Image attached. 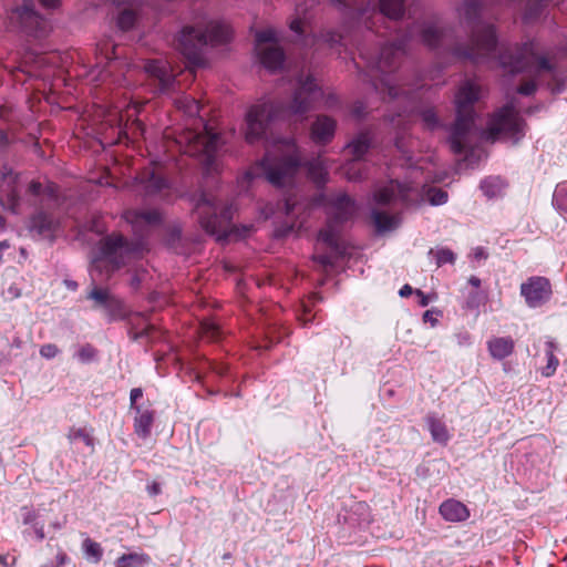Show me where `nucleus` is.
<instances>
[{"instance_id":"nucleus-56","label":"nucleus","mask_w":567,"mask_h":567,"mask_svg":"<svg viewBox=\"0 0 567 567\" xmlns=\"http://www.w3.org/2000/svg\"><path fill=\"white\" fill-rule=\"evenodd\" d=\"M39 1L43 7L50 8V9H54L59 6V0H39Z\"/></svg>"},{"instance_id":"nucleus-57","label":"nucleus","mask_w":567,"mask_h":567,"mask_svg":"<svg viewBox=\"0 0 567 567\" xmlns=\"http://www.w3.org/2000/svg\"><path fill=\"white\" fill-rule=\"evenodd\" d=\"M424 321H430L432 324H435L436 319L434 318V312L432 310H426L423 315Z\"/></svg>"},{"instance_id":"nucleus-19","label":"nucleus","mask_w":567,"mask_h":567,"mask_svg":"<svg viewBox=\"0 0 567 567\" xmlns=\"http://www.w3.org/2000/svg\"><path fill=\"white\" fill-rule=\"evenodd\" d=\"M144 69L150 76L158 81L161 90L168 89L174 82V75L171 66L165 61H151L145 64Z\"/></svg>"},{"instance_id":"nucleus-11","label":"nucleus","mask_w":567,"mask_h":567,"mask_svg":"<svg viewBox=\"0 0 567 567\" xmlns=\"http://www.w3.org/2000/svg\"><path fill=\"white\" fill-rule=\"evenodd\" d=\"M357 212L354 202L346 194H339L329 204V221L319 233V239L336 249L338 245V230L336 224L350 219Z\"/></svg>"},{"instance_id":"nucleus-36","label":"nucleus","mask_w":567,"mask_h":567,"mask_svg":"<svg viewBox=\"0 0 567 567\" xmlns=\"http://www.w3.org/2000/svg\"><path fill=\"white\" fill-rule=\"evenodd\" d=\"M481 188L487 197L493 198L501 194L504 183L498 177H489L482 182Z\"/></svg>"},{"instance_id":"nucleus-15","label":"nucleus","mask_w":567,"mask_h":567,"mask_svg":"<svg viewBox=\"0 0 567 567\" xmlns=\"http://www.w3.org/2000/svg\"><path fill=\"white\" fill-rule=\"evenodd\" d=\"M87 298L93 300L94 308L103 310L111 320L123 316L122 300L112 295L107 289L93 287Z\"/></svg>"},{"instance_id":"nucleus-54","label":"nucleus","mask_w":567,"mask_h":567,"mask_svg":"<svg viewBox=\"0 0 567 567\" xmlns=\"http://www.w3.org/2000/svg\"><path fill=\"white\" fill-rule=\"evenodd\" d=\"M147 491L151 495L155 496L161 493V485L156 482H153L147 486Z\"/></svg>"},{"instance_id":"nucleus-64","label":"nucleus","mask_w":567,"mask_h":567,"mask_svg":"<svg viewBox=\"0 0 567 567\" xmlns=\"http://www.w3.org/2000/svg\"><path fill=\"white\" fill-rule=\"evenodd\" d=\"M468 282H470L472 286L476 287V288H477V287H480V285H481V280H480L477 277H475V276H472V277L468 279Z\"/></svg>"},{"instance_id":"nucleus-25","label":"nucleus","mask_w":567,"mask_h":567,"mask_svg":"<svg viewBox=\"0 0 567 567\" xmlns=\"http://www.w3.org/2000/svg\"><path fill=\"white\" fill-rule=\"evenodd\" d=\"M124 218L133 226L154 225L159 221V213L157 210H127Z\"/></svg>"},{"instance_id":"nucleus-30","label":"nucleus","mask_w":567,"mask_h":567,"mask_svg":"<svg viewBox=\"0 0 567 567\" xmlns=\"http://www.w3.org/2000/svg\"><path fill=\"white\" fill-rule=\"evenodd\" d=\"M371 141L365 133L359 134L350 143L347 144L346 148L349 150L353 161H359L370 148Z\"/></svg>"},{"instance_id":"nucleus-29","label":"nucleus","mask_w":567,"mask_h":567,"mask_svg":"<svg viewBox=\"0 0 567 567\" xmlns=\"http://www.w3.org/2000/svg\"><path fill=\"white\" fill-rule=\"evenodd\" d=\"M136 411H137V416L135 417V421H134L135 433L138 436L145 439L148 436V434L151 432L154 415H153V412L150 410H141L140 408H137Z\"/></svg>"},{"instance_id":"nucleus-32","label":"nucleus","mask_w":567,"mask_h":567,"mask_svg":"<svg viewBox=\"0 0 567 567\" xmlns=\"http://www.w3.org/2000/svg\"><path fill=\"white\" fill-rule=\"evenodd\" d=\"M151 561L148 555L143 553H131L122 555L115 561V567H144Z\"/></svg>"},{"instance_id":"nucleus-37","label":"nucleus","mask_w":567,"mask_h":567,"mask_svg":"<svg viewBox=\"0 0 567 567\" xmlns=\"http://www.w3.org/2000/svg\"><path fill=\"white\" fill-rule=\"evenodd\" d=\"M255 40H256V50H258L260 48H266V47H269L270 44H276L277 33L271 28L260 30V31L256 32Z\"/></svg>"},{"instance_id":"nucleus-1","label":"nucleus","mask_w":567,"mask_h":567,"mask_svg":"<svg viewBox=\"0 0 567 567\" xmlns=\"http://www.w3.org/2000/svg\"><path fill=\"white\" fill-rule=\"evenodd\" d=\"M291 102L286 105H275L270 102L254 104L246 113L245 140L252 144L265 135L269 124L278 117L303 115L309 112L315 103L322 96L320 87L308 75L299 79Z\"/></svg>"},{"instance_id":"nucleus-35","label":"nucleus","mask_w":567,"mask_h":567,"mask_svg":"<svg viewBox=\"0 0 567 567\" xmlns=\"http://www.w3.org/2000/svg\"><path fill=\"white\" fill-rule=\"evenodd\" d=\"M176 105L188 116H196L199 114L200 111L199 103L195 99L187 95L177 99Z\"/></svg>"},{"instance_id":"nucleus-4","label":"nucleus","mask_w":567,"mask_h":567,"mask_svg":"<svg viewBox=\"0 0 567 567\" xmlns=\"http://www.w3.org/2000/svg\"><path fill=\"white\" fill-rule=\"evenodd\" d=\"M284 153L280 157L267 153L261 159L254 172H248L246 177L252 179L259 175V171L265 175V178L276 187H285L291 185L293 177L300 166V156L297 153V147L292 140L281 142Z\"/></svg>"},{"instance_id":"nucleus-38","label":"nucleus","mask_w":567,"mask_h":567,"mask_svg":"<svg viewBox=\"0 0 567 567\" xmlns=\"http://www.w3.org/2000/svg\"><path fill=\"white\" fill-rule=\"evenodd\" d=\"M554 204L555 206L563 210V212H567V186L566 185H560V186H557V188L555 189V193H554Z\"/></svg>"},{"instance_id":"nucleus-33","label":"nucleus","mask_w":567,"mask_h":567,"mask_svg":"<svg viewBox=\"0 0 567 567\" xmlns=\"http://www.w3.org/2000/svg\"><path fill=\"white\" fill-rule=\"evenodd\" d=\"M457 11L461 20L470 23L478 17L481 3L478 0H465Z\"/></svg>"},{"instance_id":"nucleus-59","label":"nucleus","mask_w":567,"mask_h":567,"mask_svg":"<svg viewBox=\"0 0 567 567\" xmlns=\"http://www.w3.org/2000/svg\"><path fill=\"white\" fill-rule=\"evenodd\" d=\"M416 295L421 298L420 305L425 307L429 305V298L421 290H416Z\"/></svg>"},{"instance_id":"nucleus-28","label":"nucleus","mask_w":567,"mask_h":567,"mask_svg":"<svg viewBox=\"0 0 567 567\" xmlns=\"http://www.w3.org/2000/svg\"><path fill=\"white\" fill-rule=\"evenodd\" d=\"M371 218L378 233L391 231L400 224L398 216H391L378 209L371 212Z\"/></svg>"},{"instance_id":"nucleus-41","label":"nucleus","mask_w":567,"mask_h":567,"mask_svg":"<svg viewBox=\"0 0 567 567\" xmlns=\"http://www.w3.org/2000/svg\"><path fill=\"white\" fill-rule=\"evenodd\" d=\"M135 14L132 10H123L117 18V25L122 30H128L133 27Z\"/></svg>"},{"instance_id":"nucleus-45","label":"nucleus","mask_w":567,"mask_h":567,"mask_svg":"<svg viewBox=\"0 0 567 567\" xmlns=\"http://www.w3.org/2000/svg\"><path fill=\"white\" fill-rule=\"evenodd\" d=\"M321 39L323 42H326L327 44H329L332 48L336 44L340 43L341 35L333 31H326V32L321 33Z\"/></svg>"},{"instance_id":"nucleus-39","label":"nucleus","mask_w":567,"mask_h":567,"mask_svg":"<svg viewBox=\"0 0 567 567\" xmlns=\"http://www.w3.org/2000/svg\"><path fill=\"white\" fill-rule=\"evenodd\" d=\"M83 549L87 557L94 558L95 563H97L102 557L101 546L97 543L91 540L90 538H86L83 542Z\"/></svg>"},{"instance_id":"nucleus-42","label":"nucleus","mask_w":567,"mask_h":567,"mask_svg":"<svg viewBox=\"0 0 567 567\" xmlns=\"http://www.w3.org/2000/svg\"><path fill=\"white\" fill-rule=\"evenodd\" d=\"M427 199L431 205L439 206L447 200V193L442 189L431 188L427 192Z\"/></svg>"},{"instance_id":"nucleus-17","label":"nucleus","mask_w":567,"mask_h":567,"mask_svg":"<svg viewBox=\"0 0 567 567\" xmlns=\"http://www.w3.org/2000/svg\"><path fill=\"white\" fill-rule=\"evenodd\" d=\"M412 192H417V186L402 185L396 181H391L388 185L375 190L373 200L378 205H389L396 199L408 202Z\"/></svg>"},{"instance_id":"nucleus-26","label":"nucleus","mask_w":567,"mask_h":567,"mask_svg":"<svg viewBox=\"0 0 567 567\" xmlns=\"http://www.w3.org/2000/svg\"><path fill=\"white\" fill-rule=\"evenodd\" d=\"M308 177L316 184H323L328 178V167L319 155L305 164Z\"/></svg>"},{"instance_id":"nucleus-18","label":"nucleus","mask_w":567,"mask_h":567,"mask_svg":"<svg viewBox=\"0 0 567 567\" xmlns=\"http://www.w3.org/2000/svg\"><path fill=\"white\" fill-rule=\"evenodd\" d=\"M336 121L327 115H319L311 124L310 138L316 144L326 145L330 143L336 133Z\"/></svg>"},{"instance_id":"nucleus-14","label":"nucleus","mask_w":567,"mask_h":567,"mask_svg":"<svg viewBox=\"0 0 567 567\" xmlns=\"http://www.w3.org/2000/svg\"><path fill=\"white\" fill-rule=\"evenodd\" d=\"M9 22L22 31L38 35L44 28L43 19L34 11L33 6L24 3L17 7L8 14Z\"/></svg>"},{"instance_id":"nucleus-55","label":"nucleus","mask_w":567,"mask_h":567,"mask_svg":"<svg viewBox=\"0 0 567 567\" xmlns=\"http://www.w3.org/2000/svg\"><path fill=\"white\" fill-rule=\"evenodd\" d=\"M42 185L39 182H31L29 185V192L33 195L40 194Z\"/></svg>"},{"instance_id":"nucleus-6","label":"nucleus","mask_w":567,"mask_h":567,"mask_svg":"<svg viewBox=\"0 0 567 567\" xmlns=\"http://www.w3.org/2000/svg\"><path fill=\"white\" fill-rule=\"evenodd\" d=\"M195 210L198 214L202 227L209 235L215 236L216 240L219 243H224L230 237L239 239L249 230L248 227H243L241 230L234 226L230 227L229 220L233 217L231 209L227 208L220 216H217L215 214L214 203L206 195H202L198 198Z\"/></svg>"},{"instance_id":"nucleus-9","label":"nucleus","mask_w":567,"mask_h":567,"mask_svg":"<svg viewBox=\"0 0 567 567\" xmlns=\"http://www.w3.org/2000/svg\"><path fill=\"white\" fill-rule=\"evenodd\" d=\"M143 251L142 240L127 243L118 234L110 235L100 241V256L93 260V269L100 270L103 262L118 268L131 259L140 257Z\"/></svg>"},{"instance_id":"nucleus-23","label":"nucleus","mask_w":567,"mask_h":567,"mask_svg":"<svg viewBox=\"0 0 567 567\" xmlns=\"http://www.w3.org/2000/svg\"><path fill=\"white\" fill-rule=\"evenodd\" d=\"M58 223L49 215L44 213H38L31 218L30 230L35 231L43 238H52V234L55 230Z\"/></svg>"},{"instance_id":"nucleus-48","label":"nucleus","mask_w":567,"mask_h":567,"mask_svg":"<svg viewBox=\"0 0 567 567\" xmlns=\"http://www.w3.org/2000/svg\"><path fill=\"white\" fill-rule=\"evenodd\" d=\"M557 365H558V360L556 359L554 353L550 351L548 353V363L543 372L544 375H546V377L551 375L556 371Z\"/></svg>"},{"instance_id":"nucleus-43","label":"nucleus","mask_w":567,"mask_h":567,"mask_svg":"<svg viewBox=\"0 0 567 567\" xmlns=\"http://www.w3.org/2000/svg\"><path fill=\"white\" fill-rule=\"evenodd\" d=\"M70 441L83 440L87 446H93V439L89 433H85L82 429H72L68 435Z\"/></svg>"},{"instance_id":"nucleus-58","label":"nucleus","mask_w":567,"mask_h":567,"mask_svg":"<svg viewBox=\"0 0 567 567\" xmlns=\"http://www.w3.org/2000/svg\"><path fill=\"white\" fill-rule=\"evenodd\" d=\"M413 292L411 286L409 285H404L401 289H400V296L401 297H408L410 296L411 293Z\"/></svg>"},{"instance_id":"nucleus-16","label":"nucleus","mask_w":567,"mask_h":567,"mask_svg":"<svg viewBox=\"0 0 567 567\" xmlns=\"http://www.w3.org/2000/svg\"><path fill=\"white\" fill-rule=\"evenodd\" d=\"M520 292L525 297L527 305L535 308L550 298L551 289L546 278L535 277L522 285Z\"/></svg>"},{"instance_id":"nucleus-62","label":"nucleus","mask_w":567,"mask_h":567,"mask_svg":"<svg viewBox=\"0 0 567 567\" xmlns=\"http://www.w3.org/2000/svg\"><path fill=\"white\" fill-rule=\"evenodd\" d=\"M351 169H352V167L347 168V172H346L347 178L349 181H357V179H359L360 178L359 174H357V173L352 174Z\"/></svg>"},{"instance_id":"nucleus-47","label":"nucleus","mask_w":567,"mask_h":567,"mask_svg":"<svg viewBox=\"0 0 567 567\" xmlns=\"http://www.w3.org/2000/svg\"><path fill=\"white\" fill-rule=\"evenodd\" d=\"M79 358L83 362L92 360L95 355V350L91 346H84L79 350Z\"/></svg>"},{"instance_id":"nucleus-5","label":"nucleus","mask_w":567,"mask_h":567,"mask_svg":"<svg viewBox=\"0 0 567 567\" xmlns=\"http://www.w3.org/2000/svg\"><path fill=\"white\" fill-rule=\"evenodd\" d=\"M499 65L509 74L527 73L533 80L525 82L517 89L523 95H532L536 91L535 79L543 72H553L554 68L547 59L538 56L532 44H525L515 54L504 52L498 55Z\"/></svg>"},{"instance_id":"nucleus-3","label":"nucleus","mask_w":567,"mask_h":567,"mask_svg":"<svg viewBox=\"0 0 567 567\" xmlns=\"http://www.w3.org/2000/svg\"><path fill=\"white\" fill-rule=\"evenodd\" d=\"M231 39L228 24L209 21L205 27H186L178 38V49L194 65H203V50L207 45H219Z\"/></svg>"},{"instance_id":"nucleus-44","label":"nucleus","mask_w":567,"mask_h":567,"mask_svg":"<svg viewBox=\"0 0 567 567\" xmlns=\"http://www.w3.org/2000/svg\"><path fill=\"white\" fill-rule=\"evenodd\" d=\"M435 257H436V265L440 267L446 262H453L454 261V254L453 251H451L450 249H446V248H442V249H439L436 250L435 252Z\"/></svg>"},{"instance_id":"nucleus-61","label":"nucleus","mask_w":567,"mask_h":567,"mask_svg":"<svg viewBox=\"0 0 567 567\" xmlns=\"http://www.w3.org/2000/svg\"><path fill=\"white\" fill-rule=\"evenodd\" d=\"M321 265L328 266L331 265L332 261L329 256L322 255L316 258Z\"/></svg>"},{"instance_id":"nucleus-22","label":"nucleus","mask_w":567,"mask_h":567,"mask_svg":"<svg viewBox=\"0 0 567 567\" xmlns=\"http://www.w3.org/2000/svg\"><path fill=\"white\" fill-rule=\"evenodd\" d=\"M440 514L447 522H463L468 518L470 511L463 503L449 499L441 504Z\"/></svg>"},{"instance_id":"nucleus-27","label":"nucleus","mask_w":567,"mask_h":567,"mask_svg":"<svg viewBox=\"0 0 567 567\" xmlns=\"http://www.w3.org/2000/svg\"><path fill=\"white\" fill-rule=\"evenodd\" d=\"M488 350L494 359L502 360L512 354L514 341L511 338H494L488 341Z\"/></svg>"},{"instance_id":"nucleus-53","label":"nucleus","mask_w":567,"mask_h":567,"mask_svg":"<svg viewBox=\"0 0 567 567\" xmlns=\"http://www.w3.org/2000/svg\"><path fill=\"white\" fill-rule=\"evenodd\" d=\"M302 19L301 18H297L295 20L291 21L290 23V29L292 31H295L296 33H301V25H302Z\"/></svg>"},{"instance_id":"nucleus-60","label":"nucleus","mask_w":567,"mask_h":567,"mask_svg":"<svg viewBox=\"0 0 567 567\" xmlns=\"http://www.w3.org/2000/svg\"><path fill=\"white\" fill-rule=\"evenodd\" d=\"M474 157V151H472L470 154L466 155L465 161L468 162L470 165H473L481 158V154L477 156V158Z\"/></svg>"},{"instance_id":"nucleus-13","label":"nucleus","mask_w":567,"mask_h":567,"mask_svg":"<svg viewBox=\"0 0 567 567\" xmlns=\"http://www.w3.org/2000/svg\"><path fill=\"white\" fill-rule=\"evenodd\" d=\"M411 39H417L429 48L449 47L451 43V31L437 21H423L415 23L409 30Z\"/></svg>"},{"instance_id":"nucleus-12","label":"nucleus","mask_w":567,"mask_h":567,"mask_svg":"<svg viewBox=\"0 0 567 567\" xmlns=\"http://www.w3.org/2000/svg\"><path fill=\"white\" fill-rule=\"evenodd\" d=\"M496 37L492 25L477 24L473 30L471 47L466 50L454 48L456 55L483 63L495 56Z\"/></svg>"},{"instance_id":"nucleus-10","label":"nucleus","mask_w":567,"mask_h":567,"mask_svg":"<svg viewBox=\"0 0 567 567\" xmlns=\"http://www.w3.org/2000/svg\"><path fill=\"white\" fill-rule=\"evenodd\" d=\"M524 123L518 116L513 103H508L497 111L488 124V130L483 132L486 140L492 142L505 138L516 144L524 135Z\"/></svg>"},{"instance_id":"nucleus-63","label":"nucleus","mask_w":567,"mask_h":567,"mask_svg":"<svg viewBox=\"0 0 567 567\" xmlns=\"http://www.w3.org/2000/svg\"><path fill=\"white\" fill-rule=\"evenodd\" d=\"M35 535L40 540L44 538V529L42 525L35 526Z\"/></svg>"},{"instance_id":"nucleus-8","label":"nucleus","mask_w":567,"mask_h":567,"mask_svg":"<svg viewBox=\"0 0 567 567\" xmlns=\"http://www.w3.org/2000/svg\"><path fill=\"white\" fill-rule=\"evenodd\" d=\"M181 143L186 144L185 152L200 158L203 168L207 174L217 171L216 157L221 145V138L217 133L205 125L202 132L187 131L181 137Z\"/></svg>"},{"instance_id":"nucleus-7","label":"nucleus","mask_w":567,"mask_h":567,"mask_svg":"<svg viewBox=\"0 0 567 567\" xmlns=\"http://www.w3.org/2000/svg\"><path fill=\"white\" fill-rule=\"evenodd\" d=\"M404 42L405 40H400L383 47L375 59L368 58L363 51L360 52L361 56L368 60L370 68V74H362L363 81H368L371 78H380L379 83H372L375 91L380 94L386 92L390 97L398 95L392 79L385 73L388 69L391 70L394 66L396 58L404 52Z\"/></svg>"},{"instance_id":"nucleus-50","label":"nucleus","mask_w":567,"mask_h":567,"mask_svg":"<svg viewBox=\"0 0 567 567\" xmlns=\"http://www.w3.org/2000/svg\"><path fill=\"white\" fill-rule=\"evenodd\" d=\"M22 511H23V516H22L23 524L28 525L35 520L37 514L34 511L27 508V507H24Z\"/></svg>"},{"instance_id":"nucleus-52","label":"nucleus","mask_w":567,"mask_h":567,"mask_svg":"<svg viewBox=\"0 0 567 567\" xmlns=\"http://www.w3.org/2000/svg\"><path fill=\"white\" fill-rule=\"evenodd\" d=\"M142 390L140 388L132 389L130 394L131 405L134 406L137 399L142 396Z\"/></svg>"},{"instance_id":"nucleus-2","label":"nucleus","mask_w":567,"mask_h":567,"mask_svg":"<svg viewBox=\"0 0 567 567\" xmlns=\"http://www.w3.org/2000/svg\"><path fill=\"white\" fill-rule=\"evenodd\" d=\"M481 97V86L470 80L460 86L455 95L456 120L449 137L450 147L455 154L467 151L478 133L474 123L473 104Z\"/></svg>"},{"instance_id":"nucleus-31","label":"nucleus","mask_w":567,"mask_h":567,"mask_svg":"<svg viewBox=\"0 0 567 567\" xmlns=\"http://www.w3.org/2000/svg\"><path fill=\"white\" fill-rule=\"evenodd\" d=\"M16 181H17V176H14L12 172H9L3 175V181H2V186H1L2 192L7 193V197H8V202H9V209L12 213H17V207H18V203H19L18 195H17L16 190L12 188L13 185L16 184Z\"/></svg>"},{"instance_id":"nucleus-49","label":"nucleus","mask_w":567,"mask_h":567,"mask_svg":"<svg viewBox=\"0 0 567 567\" xmlns=\"http://www.w3.org/2000/svg\"><path fill=\"white\" fill-rule=\"evenodd\" d=\"M203 332L208 338H216L218 333V327L214 322H205L203 323Z\"/></svg>"},{"instance_id":"nucleus-24","label":"nucleus","mask_w":567,"mask_h":567,"mask_svg":"<svg viewBox=\"0 0 567 567\" xmlns=\"http://www.w3.org/2000/svg\"><path fill=\"white\" fill-rule=\"evenodd\" d=\"M412 2L413 0H380L379 11L383 16L396 20L403 17L405 8Z\"/></svg>"},{"instance_id":"nucleus-51","label":"nucleus","mask_w":567,"mask_h":567,"mask_svg":"<svg viewBox=\"0 0 567 567\" xmlns=\"http://www.w3.org/2000/svg\"><path fill=\"white\" fill-rule=\"evenodd\" d=\"M296 204H297L296 200H293L291 197L286 198L285 203H284L285 214L286 215L292 214L295 210Z\"/></svg>"},{"instance_id":"nucleus-34","label":"nucleus","mask_w":567,"mask_h":567,"mask_svg":"<svg viewBox=\"0 0 567 567\" xmlns=\"http://www.w3.org/2000/svg\"><path fill=\"white\" fill-rule=\"evenodd\" d=\"M429 430L431 432L432 439L439 443H446L449 440V432L445 425L436 420L435 417L427 419Z\"/></svg>"},{"instance_id":"nucleus-46","label":"nucleus","mask_w":567,"mask_h":567,"mask_svg":"<svg viewBox=\"0 0 567 567\" xmlns=\"http://www.w3.org/2000/svg\"><path fill=\"white\" fill-rule=\"evenodd\" d=\"M59 349L55 344L48 343L41 347L40 354L45 359H52L58 355Z\"/></svg>"},{"instance_id":"nucleus-20","label":"nucleus","mask_w":567,"mask_h":567,"mask_svg":"<svg viewBox=\"0 0 567 567\" xmlns=\"http://www.w3.org/2000/svg\"><path fill=\"white\" fill-rule=\"evenodd\" d=\"M256 51L262 65L270 72H276L282 68L285 54L277 44H270L269 47L260 48Z\"/></svg>"},{"instance_id":"nucleus-40","label":"nucleus","mask_w":567,"mask_h":567,"mask_svg":"<svg viewBox=\"0 0 567 567\" xmlns=\"http://www.w3.org/2000/svg\"><path fill=\"white\" fill-rule=\"evenodd\" d=\"M421 118L429 130H435L441 125L435 112L432 109H426L421 112Z\"/></svg>"},{"instance_id":"nucleus-21","label":"nucleus","mask_w":567,"mask_h":567,"mask_svg":"<svg viewBox=\"0 0 567 567\" xmlns=\"http://www.w3.org/2000/svg\"><path fill=\"white\" fill-rule=\"evenodd\" d=\"M136 181L145 195H153L166 186L163 177L153 168L144 169Z\"/></svg>"}]
</instances>
